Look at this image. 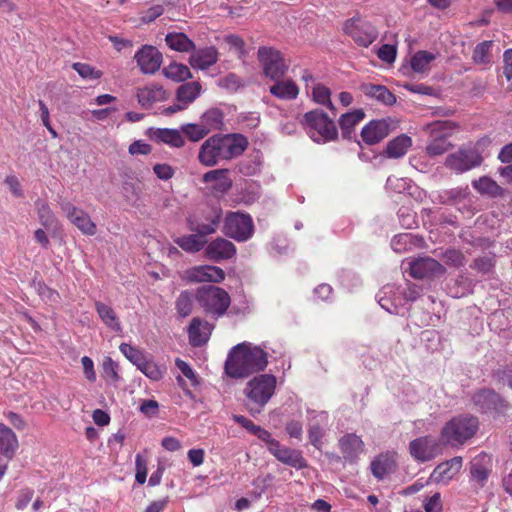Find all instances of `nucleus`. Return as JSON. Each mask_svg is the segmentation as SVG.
Returning <instances> with one entry per match:
<instances>
[{
  "instance_id": "1",
  "label": "nucleus",
  "mask_w": 512,
  "mask_h": 512,
  "mask_svg": "<svg viewBox=\"0 0 512 512\" xmlns=\"http://www.w3.org/2000/svg\"><path fill=\"white\" fill-rule=\"evenodd\" d=\"M268 364L267 353L251 343H240L234 346L225 362V373L235 379L246 378L251 374L263 371Z\"/></svg>"
},
{
  "instance_id": "2",
  "label": "nucleus",
  "mask_w": 512,
  "mask_h": 512,
  "mask_svg": "<svg viewBox=\"0 0 512 512\" xmlns=\"http://www.w3.org/2000/svg\"><path fill=\"white\" fill-rule=\"evenodd\" d=\"M478 419L471 415H460L448 421L441 431V439L450 446H461L478 431Z\"/></svg>"
},
{
  "instance_id": "3",
  "label": "nucleus",
  "mask_w": 512,
  "mask_h": 512,
  "mask_svg": "<svg viewBox=\"0 0 512 512\" xmlns=\"http://www.w3.org/2000/svg\"><path fill=\"white\" fill-rule=\"evenodd\" d=\"M302 125L307 134L318 143L333 141L338 136V130L334 121L321 110L305 113Z\"/></svg>"
},
{
  "instance_id": "4",
  "label": "nucleus",
  "mask_w": 512,
  "mask_h": 512,
  "mask_svg": "<svg viewBox=\"0 0 512 512\" xmlns=\"http://www.w3.org/2000/svg\"><path fill=\"white\" fill-rule=\"evenodd\" d=\"M457 125L452 121H435L425 126L429 134V141L426 146V153L430 157H436L447 152L452 144L449 138L456 131Z\"/></svg>"
},
{
  "instance_id": "5",
  "label": "nucleus",
  "mask_w": 512,
  "mask_h": 512,
  "mask_svg": "<svg viewBox=\"0 0 512 512\" xmlns=\"http://www.w3.org/2000/svg\"><path fill=\"white\" fill-rule=\"evenodd\" d=\"M195 298L206 313L216 317L224 315L231 303L229 294L217 286L199 288Z\"/></svg>"
},
{
  "instance_id": "6",
  "label": "nucleus",
  "mask_w": 512,
  "mask_h": 512,
  "mask_svg": "<svg viewBox=\"0 0 512 512\" xmlns=\"http://www.w3.org/2000/svg\"><path fill=\"white\" fill-rule=\"evenodd\" d=\"M257 58L263 73L271 80L282 78L288 71V65L281 52L273 47L261 46L257 51Z\"/></svg>"
},
{
  "instance_id": "7",
  "label": "nucleus",
  "mask_w": 512,
  "mask_h": 512,
  "mask_svg": "<svg viewBox=\"0 0 512 512\" xmlns=\"http://www.w3.org/2000/svg\"><path fill=\"white\" fill-rule=\"evenodd\" d=\"M275 388L276 377L271 374H262L247 383L244 393L250 401L263 407L273 396Z\"/></svg>"
},
{
  "instance_id": "8",
  "label": "nucleus",
  "mask_w": 512,
  "mask_h": 512,
  "mask_svg": "<svg viewBox=\"0 0 512 512\" xmlns=\"http://www.w3.org/2000/svg\"><path fill=\"white\" fill-rule=\"evenodd\" d=\"M224 233L238 242L247 241L254 233L253 220L248 214L231 212L225 218Z\"/></svg>"
},
{
  "instance_id": "9",
  "label": "nucleus",
  "mask_w": 512,
  "mask_h": 512,
  "mask_svg": "<svg viewBox=\"0 0 512 512\" xmlns=\"http://www.w3.org/2000/svg\"><path fill=\"white\" fill-rule=\"evenodd\" d=\"M343 31L359 46L363 47H368L378 36L376 28L360 17H353L347 20L344 23Z\"/></svg>"
},
{
  "instance_id": "10",
  "label": "nucleus",
  "mask_w": 512,
  "mask_h": 512,
  "mask_svg": "<svg viewBox=\"0 0 512 512\" xmlns=\"http://www.w3.org/2000/svg\"><path fill=\"white\" fill-rule=\"evenodd\" d=\"M482 163L480 153L471 147L461 148L457 152L448 155L445 166L456 173L466 172Z\"/></svg>"
},
{
  "instance_id": "11",
  "label": "nucleus",
  "mask_w": 512,
  "mask_h": 512,
  "mask_svg": "<svg viewBox=\"0 0 512 512\" xmlns=\"http://www.w3.org/2000/svg\"><path fill=\"white\" fill-rule=\"evenodd\" d=\"M439 442L431 436H423L409 443V452L414 460L428 462L440 453Z\"/></svg>"
},
{
  "instance_id": "12",
  "label": "nucleus",
  "mask_w": 512,
  "mask_h": 512,
  "mask_svg": "<svg viewBox=\"0 0 512 512\" xmlns=\"http://www.w3.org/2000/svg\"><path fill=\"white\" fill-rule=\"evenodd\" d=\"M396 121L391 118L372 120L361 130V137L367 145H374L382 141L395 129Z\"/></svg>"
},
{
  "instance_id": "13",
  "label": "nucleus",
  "mask_w": 512,
  "mask_h": 512,
  "mask_svg": "<svg viewBox=\"0 0 512 512\" xmlns=\"http://www.w3.org/2000/svg\"><path fill=\"white\" fill-rule=\"evenodd\" d=\"M62 211L66 217L84 234L93 236L97 232L96 224L84 210L77 208L69 201H63L60 204Z\"/></svg>"
},
{
  "instance_id": "14",
  "label": "nucleus",
  "mask_w": 512,
  "mask_h": 512,
  "mask_svg": "<svg viewBox=\"0 0 512 512\" xmlns=\"http://www.w3.org/2000/svg\"><path fill=\"white\" fill-rule=\"evenodd\" d=\"M183 279L191 283H220L225 279V272L222 268L217 266L200 265L186 270Z\"/></svg>"
},
{
  "instance_id": "15",
  "label": "nucleus",
  "mask_w": 512,
  "mask_h": 512,
  "mask_svg": "<svg viewBox=\"0 0 512 512\" xmlns=\"http://www.w3.org/2000/svg\"><path fill=\"white\" fill-rule=\"evenodd\" d=\"M140 70L144 74H154L162 63V54L151 45L142 46L134 56Z\"/></svg>"
},
{
  "instance_id": "16",
  "label": "nucleus",
  "mask_w": 512,
  "mask_h": 512,
  "mask_svg": "<svg viewBox=\"0 0 512 512\" xmlns=\"http://www.w3.org/2000/svg\"><path fill=\"white\" fill-rule=\"evenodd\" d=\"M236 246L229 240L217 237L206 244L204 254L206 258L214 262L228 260L235 256Z\"/></svg>"
},
{
  "instance_id": "17",
  "label": "nucleus",
  "mask_w": 512,
  "mask_h": 512,
  "mask_svg": "<svg viewBox=\"0 0 512 512\" xmlns=\"http://www.w3.org/2000/svg\"><path fill=\"white\" fill-rule=\"evenodd\" d=\"M222 159L229 160L241 155L247 148V139L240 134L219 135Z\"/></svg>"
},
{
  "instance_id": "18",
  "label": "nucleus",
  "mask_w": 512,
  "mask_h": 512,
  "mask_svg": "<svg viewBox=\"0 0 512 512\" xmlns=\"http://www.w3.org/2000/svg\"><path fill=\"white\" fill-rule=\"evenodd\" d=\"M443 272L444 267L438 261L429 257L418 258L410 263V275L413 278H428L440 275Z\"/></svg>"
},
{
  "instance_id": "19",
  "label": "nucleus",
  "mask_w": 512,
  "mask_h": 512,
  "mask_svg": "<svg viewBox=\"0 0 512 512\" xmlns=\"http://www.w3.org/2000/svg\"><path fill=\"white\" fill-rule=\"evenodd\" d=\"M221 159L222 151L219 144V135H213L202 143L198 153V160L202 165L212 167Z\"/></svg>"
},
{
  "instance_id": "20",
  "label": "nucleus",
  "mask_w": 512,
  "mask_h": 512,
  "mask_svg": "<svg viewBox=\"0 0 512 512\" xmlns=\"http://www.w3.org/2000/svg\"><path fill=\"white\" fill-rule=\"evenodd\" d=\"M149 137L156 143L166 144L172 148L184 147L186 140L180 129L171 128H151Z\"/></svg>"
},
{
  "instance_id": "21",
  "label": "nucleus",
  "mask_w": 512,
  "mask_h": 512,
  "mask_svg": "<svg viewBox=\"0 0 512 512\" xmlns=\"http://www.w3.org/2000/svg\"><path fill=\"white\" fill-rule=\"evenodd\" d=\"M212 329L213 327L207 321L194 317L187 328L189 343L194 347L206 344Z\"/></svg>"
},
{
  "instance_id": "22",
  "label": "nucleus",
  "mask_w": 512,
  "mask_h": 512,
  "mask_svg": "<svg viewBox=\"0 0 512 512\" xmlns=\"http://www.w3.org/2000/svg\"><path fill=\"white\" fill-rule=\"evenodd\" d=\"M269 452L283 464L296 469H302L307 466L301 452L282 446L279 441H277V446H273L269 449Z\"/></svg>"
},
{
  "instance_id": "23",
  "label": "nucleus",
  "mask_w": 512,
  "mask_h": 512,
  "mask_svg": "<svg viewBox=\"0 0 512 512\" xmlns=\"http://www.w3.org/2000/svg\"><path fill=\"white\" fill-rule=\"evenodd\" d=\"M462 458L454 457L439 464L432 472L430 479L436 483L447 484L461 469Z\"/></svg>"
},
{
  "instance_id": "24",
  "label": "nucleus",
  "mask_w": 512,
  "mask_h": 512,
  "mask_svg": "<svg viewBox=\"0 0 512 512\" xmlns=\"http://www.w3.org/2000/svg\"><path fill=\"white\" fill-rule=\"evenodd\" d=\"M359 89L366 97L383 105L392 106L396 103V96L384 85L363 83Z\"/></svg>"
},
{
  "instance_id": "25",
  "label": "nucleus",
  "mask_w": 512,
  "mask_h": 512,
  "mask_svg": "<svg viewBox=\"0 0 512 512\" xmlns=\"http://www.w3.org/2000/svg\"><path fill=\"white\" fill-rule=\"evenodd\" d=\"M339 446L344 458L350 462L356 461L364 451V443L356 434H347L341 437Z\"/></svg>"
},
{
  "instance_id": "26",
  "label": "nucleus",
  "mask_w": 512,
  "mask_h": 512,
  "mask_svg": "<svg viewBox=\"0 0 512 512\" xmlns=\"http://www.w3.org/2000/svg\"><path fill=\"white\" fill-rule=\"evenodd\" d=\"M19 448V442L16 434L0 422V454L8 460L13 459Z\"/></svg>"
},
{
  "instance_id": "27",
  "label": "nucleus",
  "mask_w": 512,
  "mask_h": 512,
  "mask_svg": "<svg viewBox=\"0 0 512 512\" xmlns=\"http://www.w3.org/2000/svg\"><path fill=\"white\" fill-rule=\"evenodd\" d=\"M220 219L221 211L215 210L213 215L209 218L208 222H202L197 218H189L188 227L190 231L195 232L204 239V237L216 232L220 223Z\"/></svg>"
},
{
  "instance_id": "28",
  "label": "nucleus",
  "mask_w": 512,
  "mask_h": 512,
  "mask_svg": "<svg viewBox=\"0 0 512 512\" xmlns=\"http://www.w3.org/2000/svg\"><path fill=\"white\" fill-rule=\"evenodd\" d=\"M275 83L270 86V93L278 99L281 100H294L299 95V87L292 79L282 78L278 80H274Z\"/></svg>"
},
{
  "instance_id": "29",
  "label": "nucleus",
  "mask_w": 512,
  "mask_h": 512,
  "mask_svg": "<svg viewBox=\"0 0 512 512\" xmlns=\"http://www.w3.org/2000/svg\"><path fill=\"white\" fill-rule=\"evenodd\" d=\"M137 98L142 107L149 108L156 102L166 100L167 94L161 86L149 85L138 89Z\"/></svg>"
},
{
  "instance_id": "30",
  "label": "nucleus",
  "mask_w": 512,
  "mask_h": 512,
  "mask_svg": "<svg viewBox=\"0 0 512 512\" xmlns=\"http://www.w3.org/2000/svg\"><path fill=\"white\" fill-rule=\"evenodd\" d=\"M218 60V51L215 47H206L194 51L189 58V63L193 68L207 69L214 65Z\"/></svg>"
},
{
  "instance_id": "31",
  "label": "nucleus",
  "mask_w": 512,
  "mask_h": 512,
  "mask_svg": "<svg viewBox=\"0 0 512 512\" xmlns=\"http://www.w3.org/2000/svg\"><path fill=\"white\" fill-rule=\"evenodd\" d=\"M95 310L107 328L116 333L122 332L120 319L117 316L115 310L110 305H107L101 301H96Z\"/></svg>"
},
{
  "instance_id": "32",
  "label": "nucleus",
  "mask_w": 512,
  "mask_h": 512,
  "mask_svg": "<svg viewBox=\"0 0 512 512\" xmlns=\"http://www.w3.org/2000/svg\"><path fill=\"white\" fill-rule=\"evenodd\" d=\"M411 145L412 139L402 134L387 143L384 153L388 158H401L407 153Z\"/></svg>"
},
{
  "instance_id": "33",
  "label": "nucleus",
  "mask_w": 512,
  "mask_h": 512,
  "mask_svg": "<svg viewBox=\"0 0 512 512\" xmlns=\"http://www.w3.org/2000/svg\"><path fill=\"white\" fill-rule=\"evenodd\" d=\"M227 169H217L206 172L203 175L205 183L215 182L214 189L218 192H227L232 187V181L227 176Z\"/></svg>"
},
{
  "instance_id": "34",
  "label": "nucleus",
  "mask_w": 512,
  "mask_h": 512,
  "mask_svg": "<svg viewBox=\"0 0 512 512\" xmlns=\"http://www.w3.org/2000/svg\"><path fill=\"white\" fill-rule=\"evenodd\" d=\"M371 472L378 479L382 480L386 475L395 470V462L392 456L381 454L371 462Z\"/></svg>"
},
{
  "instance_id": "35",
  "label": "nucleus",
  "mask_w": 512,
  "mask_h": 512,
  "mask_svg": "<svg viewBox=\"0 0 512 512\" xmlns=\"http://www.w3.org/2000/svg\"><path fill=\"white\" fill-rule=\"evenodd\" d=\"M166 44L178 52H190L195 49L194 42L182 32H170L165 37Z\"/></svg>"
},
{
  "instance_id": "36",
  "label": "nucleus",
  "mask_w": 512,
  "mask_h": 512,
  "mask_svg": "<svg viewBox=\"0 0 512 512\" xmlns=\"http://www.w3.org/2000/svg\"><path fill=\"white\" fill-rule=\"evenodd\" d=\"M494 42L492 40L483 41L476 45L473 50L472 60L476 65L489 67L493 62L492 49Z\"/></svg>"
},
{
  "instance_id": "37",
  "label": "nucleus",
  "mask_w": 512,
  "mask_h": 512,
  "mask_svg": "<svg viewBox=\"0 0 512 512\" xmlns=\"http://www.w3.org/2000/svg\"><path fill=\"white\" fill-rule=\"evenodd\" d=\"M201 90L202 88L199 82H189L182 84L177 89V101L185 104V106L188 107L200 96Z\"/></svg>"
},
{
  "instance_id": "38",
  "label": "nucleus",
  "mask_w": 512,
  "mask_h": 512,
  "mask_svg": "<svg viewBox=\"0 0 512 512\" xmlns=\"http://www.w3.org/2000/svg\"><path fill=\"white\" fill-rule=\"evenodd\" d=\"M473 188L483 195L491 197H499L504 195V189L501 188L496 181L488 176H482L472 182Z\"/></svg>"
},
{
  "instance_id": "39",
  "label": "nucleus",
  "mask_w": 512,
  "mask_h": 512,
  "mask_svg": "<svg viewBox=\"0 0 512 512\" xmlns=\"http://www.w3.org/2000/svg\"><path fill=\"white\" fill-rule=\"evenodd\" d=\"M490 457L487 454L476 456L471 462V476L474 480L483 484L488 478Z\"/></svg>"
},
{
  "instance_id": "40",
  "label": "nucleus",
  "mask_w": 512,
  "mask_h": 512,
  "mask_svg": "<svg viewBox=\"0 0 512 512\" xmlns=\"http://www.w3.org/2000/svg\"><path fill=\"white\" fill-rule=\"evenodd\" d=\"M223 113L217 108H211L200 117L201 125L208 133L214 130H221L224 126Z\"/></svg>"
},
{
  "instance_id": "41",
  "label": "nucleus",
  "mask_w": 512,
  "mask_h": 512,
  "mask_svg": "<svg viewBox=\"0 0 512 512\" xmlns=\"http://www.w3.org/2000/svg\"><path fill=\"white\" fill-rule=\"evenodd\" d=\"M174 242L184 251L189 253H196L206 247V240L200 237V235L189 234L181 237H177Z\"/></svg>"
},
{
  "instance_id": "42",
  "label": "nucleus",
  "mask_w": 512,
  "mask_h": 512,
  "mask_svg": "<svg viewBox=\"0 0 512 512\" xmlns=\"http://www.w3.org/2000/svg\"><path fill=\"white\" fill-rule=\"evenodd\" d=\"M364 116L362 109H356L340 117L339 124L345 138H350L353 128L364 119Z\"/></svg>"
},
{
  "instance_id": "43",
  "label": "nucleus",
  "mask_w": 512,
  "mask_h": 512,
  "mask_svg": "<svg viewBox=\"0 0 512 512\" xmlns=\"http://www.w3.org/2000/svg\"><path fill=\"white\" fill-rule=\"evenodd\" d=\"M163 74L166 78L174 82H182L192 78V74L188 66L172 62L168 66L163 68Z\"/></svg>"
},
{
  "instance_id": "44",
  "label": "nucleus",
  "mask_w": 512,
  "mask_h": 512,
  "mask_svg": "<svg viewBox=\"0 0 512 512\" xmlns=\"http://www.w3.org/2000/svg\"><path fill=\"white\" fill-rule=\"evenodd\" d=\"M435 55L428 51H418L411 58V68L416 73H426L430 70V64Z\"/></svg>"
},
{
  "instance_id": "45",
  "label": "nucleus",
  "mask_w": 512,
  "mask_h": 512,
  "mask_svg": "<svg viewBox=\"0 0 512 512\" xmlns=\"http://www.w3.org/2000/svg\"><path fill=\"white\" fill-rule=\"evenodd\" d=\"M193 299V294L189 291H183L179 294L175 302V308L179 317L186 318L191 314Z\"/></svg>"
},
{
  "instance_id": "46",
  "label": "nucleus",
  "mask_w": 512,
  "mask_h": 512,
  "mask_svg": "<svg viewBox=\"0 0 512 512\" xmlns=\"http://www.w3.org/2000/svg\"><path fill=\"white\" fill-rule=\"evenodd\" d=\"M309 93H311L314 102L320 105L327 106L330 109H333V104L330 99L331 91L328 87L321 83H317L311 87Z\"/></svg>"
},
{
  "instance_id": "47",
  "label": "nucleus",
  "mask_w": 512,
  "mask_h": 512,
  "mask_svg": "<svg viewBox=\"0 0 512 512\" xmlns=\"http://www.w3.org/2000/svg\"><path fill=\"white\" fill-rule=\"evenodd\" d=\"M119 350L137 368L148 358L143 351L128 343H122Z\"/></svg>"
},
{
  "instance_id": "48",
  "label": "nucleus",
  "mask_w": 512,
  "mask_h": 512,
  "mask_svg": "<svg viewBox=\"0 0 512 512\" xmlns=\"http://www.w3.org/2000/svg\"><path fill=\"white\" fill-rule=\"evenodd\" d=\"M35 204L40 223L46 228L54 226L56 223V217L48 203L42 200H38Z\"/></svg>"
},
{
  "instance_id": "49",
  "label": "nucleus",
  "mask_w": 512,
  "mask_h": 512,
  "mask_svg": "<svg viewBox=\"0 0 512 512\" xmlns=\"http://www.w3.org/2000/svg\"><path fill=\"white\" fill-rule=\"evenodd\" d=\"M181 131L191 142H198L209 134L200 122L183 124Z\"/></svg>"
},
{
  "instance_id": "50",
  "label": "nucleus",
  "mask_w": 512,
  "mask_h": 512,
  "mask_svg": "<svg viewBox=\"0 0 512 512\" xmlns=\"http://www.w3.org/2000/svg\"><path fill=\"white\" fill-rule=\"evenodd\" d=\"M146 377L153 381L162 379L165 369L157 365L152 358H147L138 368Z\"/></svg>"
},
{
  "instance_id": "51",
  "label": "nucleus",
  "mask_w": 512,
  "mask_h": 512,
  "mask_svg": "<svg viewBox=\"0 0 512 512\" xmlns=\"http://www.w3.org/2000/svg\"><path fill=\"white\" fill-rule=\"evenodd\" d=\"M496 399L497 394L491 390H481L473 397L474 403L483 411L489 410Z\"/></svg>"
},
{
  "instance_id": "52",
  "label": "nucleus",
  "mask_w": 512,
  "mask_h": 512,
  "mask_svg": "<svg viewBox=\"0 0 512 512\" xmlns=\"http://www.w3.org/2000/svg\"><path fill=\"white\" fill-rule=\"evenodd\" d=\"M72 68L83 78L87 80H97L101 78L102 72L86 63H74Z\"/></svg>"
},
{
  "instance_id": "53",
  "label": "nucleus",
  "mask_w": 512,
  "mask_h": 512,
  "mask_svg": "<svg viewBox=\"0 0 512 512\" xmlns=\"http://www.w3.org/2000/svg\"><path fill=\"white\" fill-rule=\"evenodd\" d=\"M412 243V235L408 233L398 234L391 240V247L397 253L405 252Z\"/></svg>"
},
{
  "instance_id": "54",
  "label": "nucleus",
  "mask_w": 512,
  "mask_h": 512,
  "mask_svg": "<svg viewBox=\"0 0 512 512\" xmlns=\"http://www.w3.org/2000/svg\"><path fill=\"white\" fill-rule=\"evenodd\" d=\"M5 185L8 187L11 194L16 198L24 197V190L21 184L20 179L14 175H7L4 179Z\"/></svg>"
},
{
  "instance_id": "55",
  "label": "nucleus",
  "mask_w": 512,
  "mask_h": 512,
  "mask_svg": "<svg viewBox=\"0 0 512 512\" xmlns=\"http://www.w3.org/2000/svg\"><path fill=\"white\" fill-rule=\"evenodd\" d=\"M225 42L237 53L240 58L246 56L247 52L245 49V42L240 36L230 34L225 37Z\"/></svg>"
},
{
  "instance_id": "56",
  "label": "nucleus",
  "mask_w": 512,
  "mask_h": 512,
  "mask_svg": "<svg viewBox=\"0 0 512 512\" xmlns=\"http://www.w3.org/2000/svg\"><path fill=\"white\" fill-rule=\"evenodd\" d=\"M136 466V481L139 484H144L147 479V460L141 455L137 454L135 457Z\"/></svg>"
},
{
  "instance_id": "57",
  "label": "nucleus",
  "mask_w": 512,
  "mask_h": 512,
  "mask_svg": "<svg viewBox=\"0 0 512 512\" xmlns=\"http://www.w3.org/2000/svg\"><path fill=\"white\" fill-rule=\"evenodd\" d=\"M103 376L113 382L119 380L118 365L111 358H106L102 365Z\"/></svg>"
},
{
  "instance_id": "58",
  "label": "nucleus",
  "mask_w": 512,
  "mask_h": 512,
  "mask_svg": "<svg viewBox=\"0 0 512 512\" xmlns=\"http://www.w3.org/2000/svg\"><path fill=\"white\" fill-rule=\"evenodd\" d=\"M175 363H176L177 368L182 372V374L186 378H188L191 381L193 386H197L199 384L197 375L195 374V372L193 371V369L187 362H185L181 359H176Z\"/></svg>"
},
{
  "instance_id": "59",
  "label": "nucleus",
  "mask_w": 512,
  "mask_h": 512,
  "mask_svg": "<svg viewBox=\"0 0 512 512\" xmlns=\"http://www.w3.org/2000/svg\"><path fill=\"white\" fill-rule=\"evenodd\" d=\"M377 55L382 61L389 64L393 63L396 59V47L393 45L384 44L379 48Z\"/></svg>"
},
{
  "instance_id": "60",
  "label": "nucleus",
  "mask_w": 512,
  "mask_h": 512,
  "mask_svg": "<svg viewBox=\"0 0 512 512\" xmlns=\"http://www.w3.org/2000/svg\"><path fill=\"white\" fill-rule=\"evenodd\" d=\"M153 171L159 179L164 181L171 179L174 175V169L166 163L154 165Z\"/></svg>"
},
{
  "instance_id": "61",
  "label": "nucleus",
  "mask_w": 512,
  "mask_h": 512,
  "mask_svg": "<svg viewBox=\"0 0 512 512\" xmlns=\"http://www.w3.org/2000/svg\"><path fill=\"white\" fill-rule=\"evenodd\" d=\"M442 508L440 493H435L424 502L426 512H442Z\"/></svg>"
},
{
  "instance_id": "62",
  "label": "nucleus",
  "mask_w": 512,
  "mask_h": 512,
  "mask_svg": "<svg viewBox=\"0 0 512 512\" xmlns=\"http://www.w3.org/2000/svg\"><path fill=\"white\" fill-rule=\"evenodd\" d=\"M81 363L84 370V375L86 379L90 382L96 381V372L94 370V363L92 359L88 356H83L81 358Z\"/></svg>"
},
{
  "instance_id": "63",
  "label": "nucleus",
  "mask_w": 512,
  "mask_h": 512,
  "mask_svg": "<svg viewBox=\"0 0 512 512\" xmlns=\"http://www.w3.org/2000/svg\"><path fill=\"white\" fill-rule=\"evenodd\" d=\"M308 434L311 444L319 449L322 444L321 439L324 435L323 429L319 425H313L309 428Z\"/></svg>"
},
{
  "instance_id": "64",
  "label": "nucleus",
  "mask_w": 512,
  "mask_h": 512,
  "mask_svg": "<svg viewBox=\"0 0 512 512\" xmlns=\"http://www.w3.org/2000/svg\"><path fill=\"white\" fill-rule=\"evenodd\" d=\"M503 74L509 81L512 79V49H507L503 54Z\"/></svg>"
}]
</instances>
